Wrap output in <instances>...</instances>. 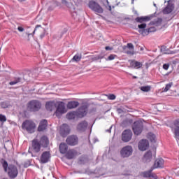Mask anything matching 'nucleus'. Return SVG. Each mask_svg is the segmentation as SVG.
Returning <instances> with one entry per match:
<instances>
[{
	"label": "nucleus",
	"mask_w": 179,
	"mask_h": 179,
	"mask_svg": "<svg viewBox=\"0 0 179 179\" xmlns=\"http://www.w3.org/2000/svg\"><path fill=\"white\" fill-rule=\"evenodd\" d=\"M154 31H156V28L155 27L148 28V33H154Z\"/></svg>",
	"instance_id": "44"
},
{
	"label": "nucleus",
	"mask_w": 179,
	"mask_h": 179,
	"mask_svg": "<svg viewBox=\"0 0 179 179\" xmlns=\"http://www.w3.org/2000/svg\"><path fill=\"white\" fill-rule=\"evenodd\" d=\"M117 113H119L120 114H121L122 113H124V109H122V108H118Z\"/></svg>",
	"instance_id": "50"
},
{
	"label": "nucleus",
	"mask_w": 179,
	"mask_h": 179,
	"mask_svg": "<svg viewBox=\"0 0 179 179\" xmlns=\"http://www.w3.org/2000/svg\"><path fill=\"white\" fill-rule=\"evenodd\" d=\"M39 143L41 146H43L44 148H47L48 146V138L45 136H43L41 138V141H39Z\"/></svg>",
	"instance_id": "23"
},
{
	"label": "nucleus",
	"mask_w": 179,
	"mask_h": 179,
	"mask_svg": "<svg viewBox=\"0 0 179 179\" xmlns=\"http://www.w3.org/2000/svg\"><path fill=\"white\" fill-rule=\"evenodd\" d=\"M105 50H106V51H110L111 50H113V48H111L110 46H106L105 48Z\"/></svg>",
	"instance_id": "49"
},
{
	"label": "nucleus",
	"mask_w": 179,
	"mask_h": 179,
	"mask_svg": "<svg viewBox=\"0 0 179 179\" xmlns=\"http://www.w3.org/2000/svg\"><path fill=\"white\" fill-rule=\"evenodd\" d=\"M22 129H25L29 134H33L36 129V124L31 120H26L22 124Z\"/></svg>",
	"instance_id": "2"
},
{
	"label": "nucleus",
	"mask_w": 179,
	"mask_h": 179,
	"mask_svg": "<svg viewBox=\"0 0 179 179\" xmlns=\"http://www.w3.org/2000/svg\"><path fill=\"white\" fill-rule=\"evenodd\" d=\"M103 59V56L99 55V56H97V57H96V59Z\"/></svg>",
	"instance_id": "52"
},
{
	"label": "nucleus",
	"mask_w": 179,
	"mask_h": 179,
	"mask_svg": "<svg viewBox=\"0 0 179 179\" xmlns=\"http://www.w3.org/2000/svg\"><path fill=\"white\" fill-rule=\"evenodd\" d=\"M17 30H18V31H21V32L24 31V28L22 27H18Z\"/></svg>",
	"instance_id": "48"
},
{
	"label": "nucleus",
	"mask_w": 179,
	"mask_h": 179,
	"mask_svg": "<svg viewBox=\"0 0 179 179\" xmlns=\"http://www.w3.org/2000/svg\"><path fill=\"white\" fill-rule=\"evenodd\" d=\"M164 167V159L158 158L155 160L154 164V169H162Z\"/></svg>",
	"instance_id": "16"
},
{
	"label": "nucleus",
	"mask_w": 179,
	"mask_h": 179,
	"mask_svg": "<svg viewBox=\"0 0 179 179\" xmlns=\"http://www.w3.org/2000/svg\"><path fill=\"white\" fill-rule=\"evenodd\" d=\"M154 6H156V3H154Z\"/></svg>",
	"instance_id": "61"
},
{
	"label": "nucleus",
	"mask_w": 179,
	"mask_h": 179,
	"mask_svg": "<svg viewBox=\"0 0 179 179\" xmlns=\"http://www.w3.org/2000/svg\"><path fill=\"white\" fill-rule=\"evenodd\" d=\"M116 57L115 55H110L108 56V59H106V61H113V59H115Z\"/></svg>",
	"instance_id": "40"
},
{
	"label": "nucleus",
	"mask_w": 179,
	"mask_h": 179,
	"mask_svg": "<svg viewBox=\"0 0 179 179\" xmlns=\"http://www.w3.org/2000/svg\"><path fill=\"white\" fill-rule=\"evenodd\" d=\"M45 108L48 111H52L54 108H55V102L53 101H49L47 102L45 104Z\"/></svg>",
	"instance_id": "26"
},
{
	"label": "nucleus",
	"mask_w": 179,
	"mask_h": 179,
	"mask_svg": "<svg viewBox=\"0 0 179 179\" xmlns=\"http://www.w3.org/2000/svg\"><path fill=\"white\" fill-rule=\"evenodd\" d=\"M45 36V33L41 34L40 35V38H44Z\"/></svg>",
	"instance_id": "51"
},
{
	"label": "nucleus",
	"mask_w": 179,
	"mask_h": 179,
	"mask_svg": "<svg viewBox=\"0 0 179 179\" xmlns=\"http://www.w3.org/2000/svg\"><path fill=\"white\" fill-rule=\"evenodd\" d=\"M171 86H173V83L166 84V87L164 90V92H169V90H170V89H171Z\"/></svg>",
	"instance_id": "38"
},
{
	"label": "nucleus",
	"mask_w": 179,
	"mask_h": 179,
	"mask_svg": "<svg viewBox=\"0 0 179 179\" xmlns=\"http://www.w3.org/2000/svg\"><path fill=\"white\" fill-rule=\"evenodd\" d=\"M69 126L66 124H62V126L60 127V134L63 136H66L69 134Z\"/></svg>",
	"instance_id": "17"
},
{
	"label": "nucleus",
	"mask_w": 179,
	"mask_h": 179,
	"mask_svg": "<svg viewBox=\"0 0 179 179\" xmlns=\"http://www.w3.org/2000/svg\"><path fill=\"white\" fill-rule=\"evenodd\" d=\"M134 152V149L131 145H126L122 148L120 150V155L122 157L127 158L129 157V156H132V153Z\"/></svg>",
	"instance_id": "5"
},
{
	"label": "nucleus",
	"mask_w": 179,
	"mask_h": 179,
	"mask_svg": "<svg viewBox=\"0 0 179 179\" xmlns=\"http://www.w3.org/2000/svg\"><path fill=\"white\" fill-rule=\"evenodd\" d=\"M151 173H152V170L144 172L143 173V177L150 178Z\"/></svg>",
	"instance_id": "41"
},
{
	"label": "nucleus",
	"mask_w": 179,
	"mask_h": 179,
	"mask_svg": "<svg viewBox=\"0 0 179 179\" xmlns=\"http://www.w3.org/2000/svg\"><path fill=\"white\" fill-rule=\"evenodd\" d=\"M76 156H78V152L75 150H70L67 152L66 157L67 159H73Z\"/></svg>",
	"instance_id": "22"
},
{
	"label": "nucleus",
	"mask_w": 179,
	"mask_h": 179,
	"mask_svg": "<svg viewBox=\"0 0 179 179\" xmlns=\"http://www.w3.org/2000/svg\"><path fill=\"white\" fill-rule=\"evenodd\" d=\"M78 142H79V139L76 136H70L66 138V143L70 146H75L78 145Z\"/></svg>",
	"instance_id": "10"
},
{
	"label": "nucleus",
	"mask_w": 179,
	"mask_h": 179,
	"mask_svg": "<svg viewBox=\"0 0 179 179\" xmlns=\"http://www.w3.org/2000/svg\"><path fill=\"white\" fill-rule=\"evenodd\" d=\"M138 29H140V30H143V29H146V23H143V24H138Z\"/></svg>",
	"instance_id": "39"
},
{
	"label": "nucleus",
	"mask_w": 179,
	"mask_h": 179,
	"mask_svg": "<svg viewBox=\"0 0 179 179\" xmlns=\"http://www.w3.org/2000/svg\"><path fill=\"white\" fill-rule=\"evenodd\" d=\"M135 0H131V3H134V1Z\"/></svg>",
	"instance_id": "58"
},
{
	"label": "nucleus",
	"mask_w": 179,
	"mask_h": 179,
	"mask_svg": "<svg viewBox=\"0 0 179 179\" xmlns=\"http://www.w3.org/2000/svg\"><path fill=\"white\" fill-rule=\"evenodd\" d=\"M111 128H113V126H111L109 129H107L106 132H109V134H111Z\"/></svg>",
	"instance_id": "53"
},
{
	"label": "nucleus",
	"mask_w": 179,
	"mask_h": 179,
	"mask_svg": "<svg viewBox=\"0 0 179 179\" xmlns=\"http://www.w3.org/2000/svg\"><path fill=\"white\" fill-rule=\"evenodd\" d=\"M148 138L152 143H156V136L153 133H149Z\"/></svg>",
	"instance_id": "31"
},
{
	"label": "nucleus",
	"mask_w": 179,
	"mask_h": 179,
	"mask_svg": "<svg viewBox=\"0 0 179 179\" xmlns=\"http://www.w3.org/2000/svg\"><path fill=\"white\" fill-rule=\"evenodd\" d=\"M148 148H149V141H148V140H141L138 143V149L141 150V152H145Z\"/></svg>",
	"instance_id": "14"
},
{
	"label": "nucleus",
	"mask_w": 179,
	"mask_h": 179,
	"mask_svg": "<svg viewBox=\"0 0 179 179\" xmlns=\"http://www.w3.org/2000/svg\"><path fill=\"white\" fill-rule=\"evenodd\" d=\"M152 151H148L143 157V160L144 162H146V163H148L149 162H150L152 160Z\"/></svg>",
	"instance_id": "27"
},
{
	"label": "nucleus",
	"mask_w": 179,
	"mask_h": 179,
	"mask_svg": "<svg viewBox=\"0 0 179 179\" xmlns=\"http://www.w3.org/2000/svg\"><path fill=\"white\" fill-rule=\"evenodd\" d=\"M173 9H174V5L170 3V0H169L168 1L167 6L162 10V12L164 15H169V13H171L173 12Z\"/></svg>",
	"instance_id": "15"
},
{
	"label": "nucleus",
	"mask_w": 179,
	"mask_h": 179,
	"mask_svg": "<svg viewBox=\"0 0 179 179\" xmlns=\"http://www.w3.org/2000/svg\"><path fill=\"white\" fill-rule=\"evenodd\" d=\"M87 122L83 121L78 124L77 129L80 131V132H85V131L87 129Z\"/></svg>",
	"instance_id": "19"
},
{
	"label": "nucleus",
	"mask_w": 179,
	"mask_h": 179,
	"mask_svg": "<svg viewBox=\"0 0 179 179\" xmlns=\"http://www.w3.org/2000/svg\"><path fill=\"white\" fill-rule=\"evenodd\" d=\"M160 23H162V19L158 20Z\"/></svg>",
	"instance_id": "56"
},
{
	"label": "nucleus",
	"mask_w": 179,
	"mask_h": 179,
	"mask_svg": "<svg viewBox=\"0 0 179 179\" xmlns=\"http://www.w3.org/2000/svg\"><path fill=\"white\" fill-rule=\"evenodd\" d=\"M138 32L141 33L143 36H148L149 34V29H139Z\"/></svg>",
	"instance_id": "36"
},
{
	"label": "nucleus",
	"mask_w": 179,
	"mask_h": 179,
	"mask_svg": "<svg viewBox=\"0 0 179 179\" xmlns=\"http://www.w3.org/2000/svg\"><path fill=\"white\" fill-rule=\"evenodd\" d=\"M80 59H82V55L76 54L73 56L71 61H73V62H79Z\"/></svg>",
	"instance_id": "32"
},
{
	"label": "nucleus",
	"mask_w": 179,
	"mask_h": 179,
	"mask_svg": "<svg viewBox=\"0 0 179 179\" xmlns=\"http://www.w3.org/2000/svg\"><path fill=\"white\" fill-rule=\"evenodd\" d=\"M0 121L1 122H5L6 121V117L3 115H0Z\"/></svg>",
	"instance_id": "43"
},
{
	"label": "nucleus",
	"mask_w": 179,
	"mask_h": 179,
	"mask_svg": "<svg viewBox=\"0 0 179 179\" xmlns=\"http://www.w3.org/2000/svg\"><path fill=\"white\" fill-rule=\"evenodd\" d=\"M32 149L35 153H38L41 149V144L40 143V141L37 139H34L32 141Z\"/></svg>",
	"instance_id": "13"
},
{
	"label": "nucleus",
	"mask_w": 179,
	"mask_h": 179,
	"mask_svg": "<svg viewBox=\"0 0 179 179\" xmlns=\"http://www.w3.org/2000/svg\"><path fill=\"white\" fill-rule=\"evenodd\" d=\"M140 89L142 92H150V89H152V87L150 85H147L141 87Z\"/></svg>",
	"instance_id": "34"
},
{
	"label": "nucleus",
	"mask_w": 179,
	"mask_h": 179,
	"mask_svg": "<svg viewBox=\"0 0 179 179\" xmlns=\"http://www.w3.org/2000/svg\"><path fill=\"white\" fill-rule=\"evenodd\" d=\"M135 135H141L143 131V123L141 121H136L132 127Z\"/></svg>",
	"instance_id": "7"
},
{
	"label": "nucleus",
	"mask_w": 179,
	"mask_h": 179,
	"mask_svg": "<svg viewBox=\"0 0 179 179\" xmlns=\"http://www.w3.org/2000/svg\"><path fill=\"white\" fill-rule=\"evenodd\" d=\"M123 50L125 54H128V55H134V44L128 43L127 46H123Z\"/></svg>",
	"instance_id": "12"
},
{
	"label": "nucleus",
	"mask_w": 179,
	"mask_h": 179,
	"mask_svg": "<svg viewBox=\"0 0 179 179\" xmlns=\"http://www.w3.org/2000/svg\"><path fill=\"white\" fill-rule=\"evenodd\" d=\"M88 6L90 9L95 12V13H103V8L97 2L91 1L89 2Z\"/></svg>",
	"instance_id": "4"
},
{
	"label": "nucleus",
	"mask_w": 179,
	"mask_h": 179,
	"mask_svg": "<svg viewBox=\"0 0 179 179\" xmlns=\"http://www.w3.org/2000/svg\"><path fill=\"white\" fill-rule=\"evenodd\" d=\"M51 154L48 151L43 152L41 156V163L45 164L50 162Z\"/></svg>",
	"instance_id": "11"
},
{
	"label": "nucleus",
	"mask_w": 179,
	"mask_h": 179,
	"mask_svg": "<svg viewBox=\"0 0 179 179\" xmlns=\"http://www.w3.org/2000/svg\"><path fill=\"white\" fill-rule=\"evenodd\" d=\"M138 32L141 33L143 36H148L149 34V29H139Z\"/></svg>",
	"instance_id": "35"
},
{
	"label": "nucleus",
	"mask_w": 179,
	"mask_h": 179,
	"mask_svg": "<svg viewBox=\"0 0 179 179\" xmlns=\"http://www.w3.org/2000/svg\"><path fill=\"white\" fill-rule=\"evenodd\" d=\"M130 63L129 68H134V69H139V68H142V63L141 62H137L136 60H129Z\"/></svg>",
	"instance_id": "18"
},
{
	"label": "nucleus",
	"mask_w": 179,
	"mask_h": 179,
	"mask_svg": "<svg viewBox=\"0 0 179 179\" xmlns=\"http://www.w3.org/2000/svg\"><path fill=\"white\" fill-rule=\"evenodd\" d=\"M48 125V123L47 122L46 120H43L41 121L39 126L38 127V131L41 132L42 131H44L47 128V126Z\"/></svg>",
	"instance_id": "21"
},
{
	"label": "nucleus",
	"mask_w": 179,
	"mask_h": 179,
	"mask_svg": "<svg viewBox=\"0 0 179 179\" xmlns=\"http://www.w3.org/2000/svg\"><path fill=\"white\" fill-rule=\"evenodd\" d=\"M1 108H7L8 103L6 102H1Z\"/></svg>",
	"instance_id": "45"
},
{
	"label": "nucleus",
	"mask_w": 179,
	"mask_h": 179,
	"mask_svg": "<svg viewBox=\"0 0 179 179\" xmlns=\"http://www.w3.org/2000/svg\"><path fill=\"white\" fill-rule=\"evenodd\" d=\"M165 52H174V51H171L166 48V50L165 51Z\"/></svg>",
	"instance_id": "54"
},
{
	"label": "nucleus",
	"mask_w": 179,
	"mask_h": 179,
	"mask_svg": "<svg viewBox=\"0 0 179 179\" xmlns=\"http://www.w3.org/2000/svg\"><path fill=\"white\" fill-rule=\"evenodd\" d=\"M149 178L157 179V176L156 174H155V173H153L151 172Z\"/></svg>",
	"instance_id": "47"
},
{
	"label": "nucleus",
	"mask_w": 179,
	"mask_h": 179,
	"mask_svg": "<svg viewBox=\"0 0 179 179\" xmlns=\"http://www.w3.org/2000/svg\"><path fill=\"white\" fill-rule=\"evenodd\" d=\"M17 174H19L17 167L15 165H9L8 171V177H10V178H16V177H17Z\"/></svg>",
	"instance_id": "8"
},
{
	"label": "nucleus",
	"mask_w": 179,
	"mask_h": 179,
	"mask_svg": "<svg viewBox=\"0 0 179 179\" xmlns=\"http://www.w3.org/2000/svg\"><path fill=\"white\" fill-rule=\"evenodd\" d=\"M59 150L62 155H65V153L68 152V145H66L65 143H62L59 145Z\"/></svg>",
	"instance_id": "24"
},
{
	"label": "nucleus",
	"mask_w": 179,
	"mask_h": 179,
	"mask_svg": "<svg viewBox=\"0 0 179 179\" xmlns=\"http://www.w3.org/2000/svg\"><path fill=\"white\" fill-rule=\"evenodd\" d=\"M20 82H23V79L20 77H15L14 78L13 80L9 83L10 86H13L15 85H17V83H20Z\"/></svg>",
	"instance_id": "29"
},
{
	"label": "nucleus",
	"mask_w": 179,
	"mask_h": 179,
	"mask_svg": "<svg viewBox=\"0 0 179 179\" xmlns=\"http://www.w3.org/2000/svg\"><path fill=\"white\" fill-rule=\"evenodd\" d=\"M19 2H24V1H26V0H18Z\"/></svg>",
	"instance_id": "55"
},
{
	"label": "nucleus",
	"mask_w": 179,
	"mask_h": 179,
	"mask_svg": "<svg viewBox=\"0 0 179 179\" xmlns=\"http://www.w3.org/2000/svg\"><path fill=\"white\" fill-rule=\"evenodd\" d=\"M79 106V102L71 101L67 103V108L72 110V108H76Z\"/></svg>",
	"instance_id": "25"
},
{
	"label": "nucleus",
	"mask_w": 179,
	"mask_h": 179,
	"mask_svg": "<svg viewBox=\"0 0 179 179\" xmlns=\"http://www.w3.org/2000/svg\"><path fill=\"white\" fill-rule=\"evenodd\" d=\"M109 9H110V10H111V6H109Z\"/></svg>",
	"instance_id": "60"
},
{
	"label": "nucleus",
	"mask_w": 179,
	"mask_h": 179,
	"mask_svg": "<svg viewBox=\"0 0 179 179\" xmlns=\"http://www.w3.org/2000/svg\"><path fill=\"white\" fill-rule=\"evenodd\" d=\"M108 100H115L116 96L113 94L107 95Z\"/></svg>",
	"instance_id": "42"
},
{
	"label": "nucleus",
	"mask_w": 179,
	"mask_h": 179,
	"mask_svg": "<svg viewBox=\"0 0 179 179\" xmlns=\"http://www.w3.org/2000/svg\"><path fill=\"white\" fill-rule=\"evenodd\" d=\"M169 68H170L169 64H164L163 65V69H164L165 71H167L169 69Z\"/></svg>",
	"instance_id": "46"
},
{
	"label": "nucleus",
	"mask_w": 179,
	"mask_h": 179,
	"mask_svg": "<svg viewBox=\"0 0 179 179\" xmlns=\"http://www.w3.org/2000/svg\"><path fill=\"white\" fill-rule=\"evenodd\" d=\"M62 3L64 5V6H66V8H69L71 12H75V6L71 2H68L66 0H62Z\"/></svg>",
	"instance_id": "20"
},
{
	"label": "nucleus",
	"mask_w": 179,
	"mask_h": 179,
	"mask_svg": "<svg viewBox=\"0 0 179 179\" xmlns=\"http://www.w3.org/2000/svg\"><path fill=\"white\" fill-rule=\"evenodd\" d=\"M150 19L151 17L149 16L138 17L136 18V22H137L138 23H142L143 22H149Z\"/></svg>",
	"instance_id": "28"
},
{
	"label": "nucleus",
	"mask_w": 179,
	"mask_h": 179,
	"mask_svg": "<svg viewBox=\"0 0 179 179\" xmlns=\"http://www.w3.org/2000/svg\"><path fill=\"white\" fill-rule=\"evenodd\" d=\"M37 30H39V31H44V28L41 27V25H36L35 27V29L33 31V34H27V36H33V34H36V32Z\"/></svg>",
	"instance_id": "30"
},
{
	"label": "nucleus",
	"mask_w": 179,
	"mask_h": 179,
	"mask_svg": "<svg viewBox=\"0 0 179 179\" xmlns=\"http://www.w3.org/2000/svg\"><path fill=\"white\" fill-rule=\"evenodd\" d=\"M1 163H2V166L4 169V171H8V162L3 159Z\"/></svg>",
	"instance_id": "37"
},
{
	"label": "nucleus",
	"mask_w": 179,
	"mask_h": 179,
	"mask_svg": "<svg viewBox=\"0 0 179 179\" xmlns=\"http://www.w3.org/2000/svg\"><path fill=\"white\" fill-rule=\"evenodd\" d=\"M27 108L29 111H38L41 108V102L38 100H32L28 103Z\"/></svg>",
	"instance_id": "3"
},
{
	"label": "nucleus",
	"mask_w": 179,
	"mask_h": 179,
	"mask_svg": "<svg viewBox=\"0 0 179 179\" xmlns=\"http://www.w3.org/2000/svg\"><path fill=\"white\" fill-rule=\"evenodd\" d=\"M87 105H83L80 107L76 112H69L66 115L67 120H75L76 117L78 118H83L86 114H87Z\"/></svg>",
	"instance_id": "1"
},
{
	"label": "nucleus",
	"mask_w": 179,
	"mask_h": 179,
	"mask_svg": "<svg viewBox=\"0 0 179 179\" xmlns=\"http://www.w3.org/2000/svg\"><path fill=\"white\" fill-rule=\"evenodd\" d=\"M132 139V131L129 129L124 130L122 134V140L123 142H129Z\"/></svg>",
	"instance_id": "9"
},
{
	"label": "nucleus",
	"mask_w": 179,
	"mask_h": 179,
	"mask_svg": "<svg viewBox=\"0 0 179 179\" xmlns=\"http://www.w3.org/2000/svg\"><path fill=\"white\" fill-rule=\"evenodd\" d=\"M141 51H143V48H141Z\"/></svg>",
	"instance_id": "59"
},
{
	"label": "nucleus",
	"mask_w": 179,
	"mask_h": 179,
	"mask_svg": "<svg viewBox=\"0 0 179 179\" xmlns=\"http://www.w3.org/2000/svg\"><path fill=\"white\" fill-rule=\"evenodd\" d=\"M0 100H1V98H0Z\"/></svg>",
	"instance_id": "62"
},
{
	"label": "nucleus",
	"mask_w": 179,
	"mask_h": 179,
	"mask_svg": "<svg viewBox=\"0 0 179 179\" xmlns=\"http://www.w3.org/2000/svg\"><path fill=\"white\" fill-rule=\"evenodd\" d=\"M166 50H167V47H166V46H162L161 48V51H162V52H163V54H168V55L176 54V52H166Z\"/></svg>",
	"instance_id": "33"
},
{
	"label": "nucleus",
	"mask_w": 179,
	"mask_h": 179,
	"mask_svg": "<svg viewBox=\"0 0 179 179\" xmlns=\"http://www.w3.org/2000/svg\"><path fill=\"white\" fill-rule=\"evenodd\" d=\"M136 78H138V77H136V76H133V78H134V79H136Z\"/></svg>",
	"instance_id": "57"
},
{
	"label": "nucleus",
	"mask_w": 179,
	"mask_h": 179,
	"mask_svg": "<svg viewBox=\"0 0 179 179\" xmlns=\"http://www.w3.org/2000/svg\"><path fill=\"white\" fill-rule=\"evenodd\" d=\"M67 111H68V109L65 106V103L59 102L57 105L55 114L56 117H61L62 114H65V113H66Z\"/></svg>",
	"instance_id": "6"
}]
</instances>
